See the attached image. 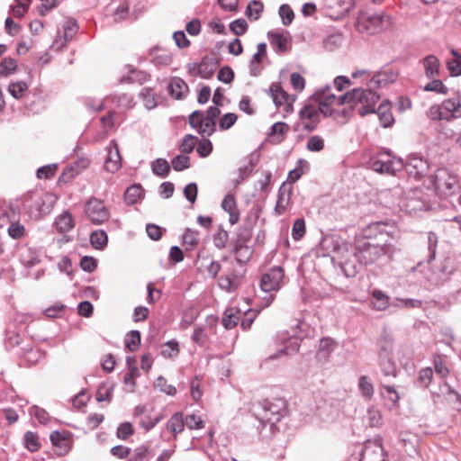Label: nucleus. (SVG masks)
I'll use <instances>...</instances> for the list:
<instances>
[{
	"label": "nucleus",
	"mask_w": 461,
	"mask_h": 461,
	"mask_svg": "<svg viewBox=\"0 0 461 461\" xmlns=\"http://www.w3.org/2000/svg\"><path fill=\"white\" fill-rule=\"evenodd\" d=\"M264 5L260 1L252 0L249 3L246 15L249 20L256 21L260 17Z\"/></svg>",
	"instance_id": "obj_44"
},
{
	"label": "nucleus",
	"mask_w": 461,
	"mask_h": 461,
	"mask_svg": "<svg viewBox=\"0 0 461 461\" xmlns=\"http://www.w3.org/2000/svg\"><path fill=\"white\" fill-rule=\"evenodd\" d=\"M378 358L391 357L393 352V339L386 333H384L376 343Z\"/></svg>",
	"instance_id": "obj_26"
},
{
	"label": "nucleus",
	"mask_w": 461,
	"mask_h": 461,
	"mask_svg": "<svg viewBox=\"0 0 461 461\" xmlns=\"http://www.w3.org/2000/svg\"><path fill=\"white\" fill-rule=\"evenodd\" d=\"M269 93L276 107H282L283 112L286 113L293 112V104L295 98L289 95L279 85L272 84Z\"/></svg>",
	"instance_id": "obj_10"
},
{
	"label": "nucleus",
	"mask_w": 461,
	"mask_h": 461,
	"mask_svg": "<svg viewBox=\"0 0 461 461\" xmlns=\"http://www.w3.org/2000/svg\"><path fill=\"white\" fill-rule=\"evenodd\" d=\"M152 172L160 176H167L170 171V164L165 158H157L151 163Z\"/></svg>",
	"instance_id": "obj_41"
},
{
	"label": "nucleus",
	"mask_w": 461,
	"mask_h": 461,
	"mask_svg": "<svg viewBox=\"0 0 461 461\" xmlns=\"http://www.w3.org/2000/svg\"><path fill=\"white\" fill-rule=\"evenodd\" d=\"M383 243H372L367 240H358L355 249L363 266L372 265L382 257L390 256L393 253V246L387 239H382Z\"/></svg>",
	"instance_id": "obj_4"
},
{
	"label": "nucleus",
	"mask_w": 461,
	"mask_h": 461,
	"mask_svg": "<svg viewBox=\"0 0 461 461\" xmlns=\"http://www.w3.org/2000/svg\"><path fill=\"white\" fill-rule=\"evenodd\" d=\"M338 347V342L330 337L321 338L319 341V348L316 358L319 361H327Z\"/></svg>",
	"instance_id": "obj_18"
},
{
	"label": "nucleus",
	"mask_w": 461,
	"mask_h": 461,
	"mask_svg": "<svg viewBox=\"0 0 461 461\" xmlns=\"http://www.w3.org/2000/svg\"><path fill=\"white\" fill-rule=\"evenodd\" d=\"M319 245L323 250V256H330L332 253L340 254L347 250V244L337 235L324 236Z\"/></svg>",
	"instance_id": "obj_12"
},
{
	"label": "nucleus",
	"mask_w": 461,
	"mask_h": 461,
	"mask_svg": "<svg viewBox=\"0 0 461 461\" xmlns=\"http://www.w3.org/2000/svg\"><path fill=\"white\" fill-rule=\"evenodd\" d=\"M278 14L282 19V23L284 25L287 26L292 23L294 18V14L292 8L288 5H282L279 7Z\"/></svg>",
	"instance_id": "obj_61"
},
{
	"label": "nucleus",
	"mask_w": 461,
	"mask_h": 461,
	"mask_svg": "<svg viewBox=\"0 0 461 461\" xmlns=\"http://www.w3.org/2000/svg\"><path fill=\"white\" fill-rule=\"evenodd\" d=\"M167 91L172 97L179 100L188 93V86L182 78L176 77L169 81Z\"/></svg>",
	"instance_id": "obj_21"
},
{
	"label": "nucleus",
	"mask_w": 461,
	"mask_h": 461,
	"mask_svg": "<svg viewBox=\"0 0 461 461\" xmlns=\"http://www.w3.org/2000/svg\"><path fill=\"white\" fill-rule=\"evenodd\" d=\"M374 298V307L379 311L385 310L389 305V296L381 290H374L372 293Z\"/></svg>",
	"instance_id": "obj_46"
},
{
	"label": "nucleus",
	"mask_w": 461,
	"mask_h": 461,
	"mask_svg": "<svg viewBox=\"0 0 461 461\" xmlns=\"http://www.w3.org/2000/svg\"><path fill=\"white\" fill-rule=\"evenodd\" d=\"M438 240V238L435 232L429 231L428 233V250H429V254L427 257L428 263H430L436 258Z\"/></svg>",
	"instance_id": "obj_52"
},
{
	"label": "nucleus",
	"mask_w": 461,
	"mask_h": 461,
	"mask_svg": "<svg viewBox=\"0 0 461 461\" xmlns=\"http://www.w3.org/2000/svg\"><path fill=\"white\" fill-rule=\"evenodd\" d=\"M357 387L361 396L366 400H371L374 396V385L367 375H361L358 378Z\"/></svg>",
	"instance_id": "obj_34"
},
{
	"label": "nucleus",
	"mask_w": 461,
	"mask_h": 461,
	"mask_svg": "<svg viewBox=\"0 0 461 461\" xmlns=\"http://www.w3.org/2000/svg\"><path fill=\"white\" fill-rule=\"evenodd\" d=\"M229 240V233L222 227H219V230L212 236V241L215 248L222 249L226 247Z\"/></svg>",
	"instance_id": "obj_50"
},
{
	"label": "nucleus",
	"mask_w": 461,
	"mask_h": 461,
	"mask_svg": "<svg viewBox=\"0 0 461 461\" xmlns=\"http://www.w3.org/2000/svg\"><path fill=\"white\" fill-rule=\"evenodd\" d=\"M145 191L140 184L130 185L124 192L125 202H138L143 200Z\"/></svg>",
	"instance_id": "obj_36"
},
{
	"label": "nucleus",
	"mask_w": 461,
	"mask_h": 461,
	"mask_svg": "<svg viewBox=\"0 0 461 461\" xmlns=\"http://www.w3.org/2000/svg\"><path fill=\"white\" fill-rule=\"evenodd\" d=\"M295 337V333L292 335V338L289 339L287 344L280 348L276 354L270 356L271 359L276 358L280 355H292L299 351L300 343L297 338Z\"/></svg>",
	"instance_id": "obj_39"
},
{
	"label": "nucleus",
	"mask_w": 461,
	"mask_h": 461,
	"mask_svg": "<svg viewBox=\"0 0 461 461\" xmlns=\"http://www.w3.org/2000/svg\"><path fill=\"white\" fill-rule=\"evenodd\" d=\"M19 260L26 268H31L41 262L37 251L32 248L22 249Z\"/></svg>",
	"instance_id": "obj_27"
},
{
	"label": "nucleus",
	"mask_w": 461,
	"mask_h": 461,
	"mask_svg": "<svg viewBox=\"0 0 461 461\" xmlns=\"http://www.w3.org/2000/svg\"><path fill=\"white\" fill-rule=\"evenodd\" d=\"M391 24V16L384 12H362L357 19L356 28L361 33L373 35L387 29Z\"/></svg>",
	"instance_id": "obj_5"
},
{
	"label": "nucleus",
	"mask_w": 461,
	"mask_h": 461,
	"mask_svg": "<svg viewBox=\"0 0 461 461\" xmlns=\"http://www.w3.org/2000/svg\"><path fill=\"white\" fill-rule=\"evenodd\" d=\"M258 162V155L251 154L246 158V163L239 168V176L235 179L236 184L240 183L248 177Z\"/></svg>",
	"instance_id": "obj_30"
},
{
	"label": "nucleus",
	"mask_w": 461,
	"mask_h": 461,
	"mask_svg": "<svg viewBox=\"0 0 461 461\" xmlns=\"http://www.w3.org/2000/svg\"><path fill=\"white\" fill-rule=\"evenodd\" d=\"M155 388L159 389L160 392L169 395L174 396L176 393V388L172 384H167V380L162 375H159L157 378V381L154 384Z\"/></svg>",
	"instance_id": "obj_54"
},
{
	"label": "nucleus",
	"mask_w": 461,
	"mask_h": 461,
	"mask_svg": "<svg viewBox=\"0 0 461 461\" xmlns=\"http://www.w3.org/2000/svg\"><path fill=\"white\" fill-rule=\"evenodd\" d=\"M433 80L429 82L424 87V91L435 92L438 94L447 95L448 88L443 84L440 79L432 78Z\"/></svg>",
	"instance_id": "obj_53"
},
{
	"label": "nucleus",
	"mask_w": 461,
	"mask_h": 461,
	"mask_svg": "<svg viewBox=\"0 0 461 461\" xmlns=\"http://www.w3.org/2000/svg\"><path fill=\"white\" fill-rule=\"evenodd\" d=\"M90 244L95 249H104L108 243V235L104 230H94L90 234Z\"/></svg>",
	"instance_id": "obj_35"
},
{
	"label": "nucleus",
	"mask_w": 461,
	"mask_h": 461,
	"mask_svg": "<svg viewBox=\"0 0 461 461\" xmlns=\"http://www.w3.org/2000/svg\"><path fill=\"white\" fill-rule=\"evenodd\" d=\"M240 318V311L236 308H228L221 318L222 325L226 330H230L238 324Z\"/></svg>",
	"instance_id": "obj_32"
},
{
	"label": "nucleus",
	"mask_w": 461,
	"mask_h": 461,
	"mask_svg": "<svg viewBox=\"0 0 461 461\" xmlns=\"http://www.w3.org/2000/svg\"><path fill=\"white\" fill-rule=\"evenodd\" d=\"M338 266L346 277H354L360 272L363 264L354 251L344 260L339 261Z\"/></svg>",
	"instance_id": "obj_14"
},
{
	"label": "nucleus",
	"mask_w": 461,
	"mask_h": 461,
	"mask_svg": "<svg viewBox=\"0 0 461 461\" xmlns=\"http://www.w3.org/2000/svg\"><path fill=\"white\" fill-rule=\"evenodd\" d=\"M140 97L142 99L144 105L147 109L150 110L157 106V101L153 90L149 87L143 88L140 93Z\"/></svg>",
	"instance_id": "obj_49"
},
{
	"label": "nucleus",
	"mask_w": 461,
	"mask_h": 461,
	"mask_svg": "<svg viewBox=\"0 0 461 461\" xmlns=\"http://www.w3.org/2000/svg\"><path fill=\"white\" fill-rule=\"evenodd\" d=\"M289 130L288 124L282 122L274 123L269 131V137L273 138V141L280 143L283 140L284 134Z\"/></svg>",
	"instance_id": "obj_40"
},
{
	"label": "nucleus",
	"mask_w": 461,
	"mask_h": 461,
	"mask_svg": "<svg viewBox=\"0 0 461 461\" xmlns=\"http://www.w3.org/2000/svg\"><path fill=\"white\" fill-rule=\"evenodd\" d=\"M27 90H28V85L23 81H17L14 83H11L8 86V92L15 99L22 98Z\"/></svg>",
	"instance_id": "obj_48"
},
{
	"label": "nucleus",
	"mask_w": 461,
	"mask_h": 461,
	"mask_svg": "<svg viewBox=\"0 0 461 461\" xmlns=\"http://www.w3.org/2000/svg\"><path fill=\"white\" fill-rule=\"evenodd\" d=\"M306 148L309 151L319 152L324 148V140L319 135L311 136L307 140Z\"/></svg>",
	"instance_id": "obj_60"
},
{
	"label": "nucleus",
	"mask_w": 461,
	"mask_h": 461,
	"mask_svg": "<svg viewBox=\"0 0 461 461\" xmlns=\"http://www.w3.org/2000/svg\"><path fill=\"white\" fill-rule=\"evenodd\" d=\"M113 103L116 104L119 107H123L126 109L131 108L134 104L133 97L128 94H122L119 95H114L112 97Z\"/></svg>",
	"instance_id": "obj_64"
},
{
	"label": "nucleus",
	"mask_w": 461,
	"mask_h": 461,
	"mask_svg": "<svg viewBox=\"0 0 461 461\" xmlns=\"http://www.w3.org/2000/svg\"><path fill=\"white\" fill-rule=\"evenodd\" d=\"M403 167L407 174L415 179H420L429 171L428 162L417 156H411L406 163L403 162Z\"/></svg>",
	"instance_id": "obj_11"
},
{
	"label": "nucleus",
	"mask_w": 461,
	"mask_h": 461,
	"mask_svg": "<svg viewBox=\"0 0 461 461\" xmlns=\"http://www.w3.org/2000/svg\"><path fill=\"white\" fill-rule=\"evenodd\" d=\"M272 48L277 53L286 52L291 47V36L288 32H268L267 33Z\"/></svg>",
	"instance_id": "obj_15"
},
{
	"label": "nucleus",
	"mask_w": 461,
	"mask_h": 461,
	"mask_svg": "<svg viewBox=\"0 0 461 461\" xmlns=\"http://www.w3.org/2000/svg\"><path fill=\"white\" fill-rule=\"evenodd\" d=\"M54 225L58 232L64 234L70 231L75 227V221L71 213L65 211L56 218Z\"/></svg>",
	"instance_id": "obj_25"
},
{
	"label": "nucleus",
	"mask_w": 461,
	"mask_h": 461,
	"mask_svg": "<svg viewBox=\"0 0 461 461\" xmlns=\"http://www.w3.org/2000/svg\"><path fill=\"white\" fill-rule=\"evenodd\" d=\"M85 212L88 219L96 225L102 224L109 219L108 209L104 203H86Z\"/></svg>",
	"instance_id": "obj_13"
},
{
	"label": "nucleus",
	"mask_w": 461,
	"mask_h": 461,
	"mask_svg": "<svg viewBox=\"0 0 461 461\" xmlns=\"http://www.w3.org/2000/svg\"><path fill=\"white\" fill-rule=\"evenodd\" d=\"M206 327L203 325H196L191 336L192 341L199 347H204L207 340V334L205 332Z\"/></svg>",
	"instance_id": "obj_47"
},
{
	"label": "nucleus",
	"mask_w": 461,
	"mask_h": 461,
	"mask_svg": "<svg viewBox=\"0 0 461 461\" xmlns=\"http://www.w3.org/2000/svg\"><path fill=\"white\" fill-rule=\"evenodd\" d=\"M113 386L106 387L104 384H100L97 388L95 400L98 402H111L113 395Z\"/></svg>",
	"instance_id": "obj_56"
},
{
	"label": "nucleus",
	"mask_w": 461,
	"mask_h": 461,
	"mask_svg": "<svg viewBox=\"0 0 461 461\" xmlns=\"http://www.w3.org/2000/svg\"><path fill=\"white\" fill-rule=\"evenodd\" d=\"M198 312H195L193 309H187L183 312L182 320L180 322V328L182 330L187 329L191 326L197 319Z\"/></svg>",
	"instance_id": "obj_57"
},
{
	"label": "nucleus",
	"mask_w": 461,
	"mask_h": 461,
	"mask_svg": "<svg viewBox=\"0 0 461 461\" xmlns=\"http://www.w3.org/2000/svg\"><path fill=\"white\" fill-rule=\"evenodd\" d=\"M121 165L119 147L114 140H112L108 147V156L104 161V168L108 172L114 173L121 167Z\"/></svg>",
	"instance_id": "obj_16"
},
{
	"label": "nucleus",
	"mask_w": 461,
	"mask_h": 461,
	"mask_svg": "<svg viewBox=\"0 0 461 461\" xmlns=\"http://www.w3.org/2000/svg\"><path fill=\"white\" fill-rule=\"evenodd\" d=\"M252 238V229L249 226H243L238 230L236 239L231 245H249Z\"/></svg>",
	"instance_id": "obj_42"
},
{
	"label": "nucleus",
	"mask_w": 461,
	"mask_h": 461,
	"mask_svg": "<svg viewBox=\"0 0 461 461\" xmlns=\"http://www.w3.org/2000/svg\"><path fill=\"white\" fill-rule=\"evenodd\" d=\"M395 230V222L393 221H379L370 222L363 229L362 234L364 240L376 239L378 236H385L388 240L392 237Z\"/></svg>",
	"instance_id": "obj_8"
},
{
	"label": "nucleus",
	"mask_w": 461,
	"mask_h": 461,
	"mask_svg": "<svg viewBox=\"0 0 461 461\" xmlns=\"http://www.w3.org/2000/svg\"><path fill=\"white\" fill-rule=\"evenodd\" d=\"M185 426L186 425L181 411L174 413L167 422V429L173 433L174 438L184 430Z\"/></svg>",
	"instance_id": "obj_29"
},
{
	"label": "nucleus",
	"mask_w": 461,
	"mask_h": 461,
	"mask_svg": "<svg viewBox=\"0 0 461 461\" xmlns=\"http://www.w3.org/2000/svg\"><path fill=\"white\" fill-rule=\"evenodd\" d=\"M24 447L32 453L36 452L41 447L39 437L32 431H27L23 435Z\"/></svg>",
	"instance_id": "obj_45"
},
{
	"label": "nucleus",
	"mask_w": 461,
	"mask_h": 461,
	"mask_svg": "<svg viewBox=\"0 0 461 461\" xmlns=\"http://www.w3.org/2000/svg\"><path fill=\"white\" fill-rule=\"evenodd\" d=\"M134 433V429L132 427V424L128 421L122 422L116 431V436L118 438L125 440L130 436H131Z\"/></svg>",
	"instance_id": "obj_62"
},
{
	"label": "nucleus",
	"mask_w": 461,
	"mask_h": 461,
	"mask_svg": "<svg viewBox=\"0 0 461 461\" xmlns=\"http://www.w3.org/2000/svg\"><path fill=\"white\" fill-rule=\"evenodd\" d=\"M402 168L403 160L393 158L390 153H379L378 158L372 163V169L381 174L395 175Z\"/></svg>",
	"instance_id": "obj_7"
},
{
	"label": "nucleus",
	"mask_w": 461,
	"mask_h": 461,
	"mask_svg": "<svg viewBox=\"0 0 461 461\" xmlns=\"http://www.w3.org/2000/svg\"><path fill=\"white\" fill-rule=\"evenodd\" d=\"M428 117L430 120L434 121H441L445 120L447 121V117L444 112V108L442 104H434L432 105L427 113Z\"/></svg>",
	"instance_id": "obj_59"
},
{
	"label": "nucleus",
	"mask_w": 461,
	"mask_h": 461,
	"mask_svg": "<svg viewBox=\"0 0 461 461\" xmlns=\"http://www.w3.org/2000/svg\"><path fill=\"white\" fill-rule=\"evenodd\" d=\"M253 411L263 426H274L287 414V404L282 398L264 399L254 405Z\"/></svg>",
	"instance_id": "obj_3"
},
{
	"label": "nucleus",
	"mask_w": 461,
	"mask_h": 461,
	"mask_svg": "<svg viewBox=\"0 0 461 461\" xmlns=\"http://www.w3.org/2000/svg\"><path fill=\"white\" fill-rule=\"evenodd\" d=\"M267 56V44L265 42L258 43L257 46V52L253 55L249 62V72L253 77L260 74L261 68L258 65L261 63L263 59Z\"/></svg>",
	"instance_id": "obj_24"
},
{
	"label": "nucleus",
	"mask_w": 461,
	"mask_h": 461,
	"mask_svg": "<svg viewBox=\"0 0 461 461\" xmlns=\"http://www.w3.org/2000/svg\"><path fill=\"white\" fill-rule=\"evenodd\" d=\"M89 166V160L86 158H78L74 164L68 167L59 177L60 181L68 182L75 176L78 175L82 170Z\"/></svg>",
	"instance_id": "obj_20"
},
{
	"label": "nucleus",
	"mask_w": 461,
	"mask_h": 461,
	"mask_svg": "<svg viewBox=\"0 0 461 461\" xmlns=\"http://www.w3.org/2000/svg\"><path fill=\"white\" fill-rule=\"evenodd\" d=\"M397 78V73H395L393 69L388 68L384 69L377 74H375L370 80L369 86L370 87H382L389 83L395 81Z\"/></svg>",
	"instance_id": "obj_22"
},
{
	"label": "nucleus",
	"mask_w": 461,
	"mask_h": 461,
	"mask_svg": "<svg viewBox=\"0 0 461 461\" xmlns=\"http://www.w3.org/2000/svg\"><path fill=\"white\" fill-rule=\"evenodd\" d=\"M171 166L176 171H182L190 167V158L185 154H179L176 156L172 161Z\"/></svg>",
	"instance_id": "obj_51"
},
{
	"label": "nucleus",
	"mask_w": 461,
	"mask_h": 461,
	"mask_svg": "<svg viewBox=\"0 0 461 461\" xmlns=\"http://www.w3.org/2000/svg\"><path fill=\"white\" fill-rule=\"evenodd\" d=\"M141 335L137 330L129 331L124 339V346L128 351L135 352L140 346Z\"/></svg>",
	"instance_id": "obj_37"
},
{
	"label": "nucleus",
	"mask_w": 461,
	"mask_h": 461,
	"mask_svg": "<svg viewBox=\"0 0 461 461\" xmlns=\"http://www.w3.org/2000/svg\"><path fill=\"white\" fill-rule=\"evenodd\" d=\"M447 122L461 117V95L442 102Z\"/></svg>",
	"instance_id": "obj_19"
},
{
	"label": "nucleus",
	"mask_w": 461,
	"mask_h": 461,
	"mask_svg": "<svg viewBox=\"0 0 461 461\" xmlns=\"http://www.w3.org/2000/svg\"><path fill=\"white\" fill-rule=\"evenodd\" d=\"M425 75L428 78H435L439 76V59L434 55H429L422 59Z\"/></svg>",
	"instance_id": "obj_28"
},
{
	"label": "nucleus",
	"mask_w": 461,
	"mask_h": 461,
	"mask_svg": "<svg viewBox=\"0 0 461 461\" xmlns=\"http://www.w3.org/2000/svg\"><path fill=\"white\" fill-rule=\"evenodd\" d=\"M331 8L337 11L339 16H344L353 8L354 0H328Z\"/></svg>",
	"instance_id": "obj_38"
},
{
	"label": "nucleus",
	"mask_w": 461,
	"mask_h": 461,
	"mask_svg": "<svg viewBox=\"0 0 461 461\" xmlns=\"http://www.w3.org/2000/svg\"><path fill=\"white\" fill-rule=\"evenodd\" d=\"M285 276V271L282 267H274L262 275L260 279V288L265 293L278 291L281 288V283Z\"/></svg>",
	"instance_id": "obj_9"
},
{
	"label": "nucleus",
	"mask_w": 461,
	"mask_h": 461,
	"mask_svg": "<svg viewBox=\"0 0 461 461\" xmlns=\"http://www.w3.org/2000/svg\"><path fill=\"white\" fill-rule=\"evenodd\" d=\"M17 67L16 60L12 58H5L0 63V76H8Z\"/></svg>",
	"instance_id": "obj_63"
},
{
	"label": "nucleus",
	"mask_w": 461,
	"mask_h": 461,
	"mask_svg": "<svg viewBox=\"0 0 461 461\" xmlns=\"http://www.w3.org/2000/svg\"><path fill=\"white\" fill-rule=\"evenodd\" d=\"M305 234V221L303 218L296 219L292 227V237L294 240H300Z\"/></svg>",
	"instance_id": "obj_58"
},
{
	"label": "nucleus",
	"mask_w": 461,
	"mask_h": 461,
	"mask_svg": "<svg viewBox=\"0 0 461 461\" xmlns=\"http://www.w3.org/2000/svg\"><path fill=\"white\" fill-rule=\"evenodd\" d=\"M215 69H216V63L212 59H209V60L203 59L198 65V74L201 77H203L204 79H209L210 77H212Z\"/></svg>",
	"instance_id": "obj_43"
},
{
	"label": "nucleus",
	"mask_w": 461,
	"mask_h": 461,
	"mask_svg": "<svg viewBox=\"0 0 461 461\" xmlns=\"http://www.w3.org/2000/svg\"><path fill=\"white\" fill-rule=\"evenodd\" d=\"M230 252L235 255L236 260L240 264H246L253 256L254 249L249 245H231Z\"/></svg>",
	"instance_id": "obj_31"
},
{
	"label": "nucleus",
	"mask_w": 461,
	"mask_h": 461,
	"mask_svg": "<svg viewBox=\"0 0 461 461\" xmlns=\"http://www.w3.org/2000/svg\"><path fill=\"white\" fill-rule=\"evenodd\" d=\"M450 53L452 54L453 59L447 61V68L449 71L450 76L459 77L461 76V53L453 48L450 50Z\"/></svg>",
	"instance_id": "obj_33"
},
{
	"label": "nucleus",
	"mask_w": 461,
	"mask_h": 461,
	"mask_svg": "<svg viewBox=\"0 0 461 461\" xmlns=\"http://www.w3.org/2000/svg\"><path fill=\"white\" fill-rule=\"evenodd\" d=\"M379 99L380 95L371 89L354 88L342 95L339 104L345 103L346 100L348 103L359 102L361 106L358 108V113L361 116H366L368 113H376L382 127H391L394 122V118L389 105L384 102L375 109V104Z\"/></svg>",
	"instance_id": "obj_1"
},
{
	"label": "nucleus",
	"mask_w": 461,
	"mask_h": 461,
	"mask_svg": "<svg viewBox=\"0 0 461 461\" xmlns=\"http://www.w3.org/2000/svg\"><path fill=\"white\" fill-rule=\"evenodd\" d=\"M429 178L435 188L446 195L454 194L458 189L456 176L447 168H438Z\"/></svg>",
	"instance_id": "obj_6"
},
{
	"label": "nucleus",
	"mask_w": 461,
	"mask_h": 461,
	"mask_svg": "<svg viewBox=\"0 0 461 461\" xmlns=\"http://www.w3.org/2000/svg\"><path fill=\"white\" fill-rule=\"evenodd\" d=\"M69 432L66 431L64 433L60 432L59 430H54L50 435V439L51 441V444L59 448V452L57 455L59 456H65L68 454L70 450V446L68 443V436Z\"/></svg>",
	"instance_id": "obj_17"
},
{
	"label": "nucleus",
	"mask_w": 461,
	"mask_h": 461,
	"mask_svg": "<svg viewBox=\"0 0 461 461\" xmlns=\"http://www.w3.org/2000/svg\"><path fill=\"white\" fill-rule=\"evenodd\" d=\"M336 95L331 87L326 86L319 88L308 100V104L300 111L302 120H310L312 125L306 124L304 129L313 131L320 122V115L330 117L333 113L332 105L335 104Z\"/></svg>",
	"instance_id": "obj_2"
},
{
	"label": "nucleus",
	"mask_w": 461,
	"mask_h": 461,
	"mask_svg": "<svg viewBox=\"0 0 461 461\" xmlns=\"http://www.w3.org/2000/svg\"><path fill=\"white\" fill-rule=\"evenodd\" d=\"M378 366L384 380L395 378L398 375V369L393 357L378 358Z\"/></svg>",
	"instance_id": "obj_23"
},
{
	"label": "nucleus",
	"mask_w": 461,
	"mask_h": 461,
	"mask_svg": "<svg viewBox=\"0 0 461 461\" xmlns=\"http://www.w3.org/2000/svg\"><path fill=\"white\" fill-rule=\"evenodd\" d=\"M196 142H197L196 137H194V135H191V134H187L184 137V139L181 142V145L179 147V149L183 154L188 155L189 153H191L194 150V149L196 145Z\"/></svg>",
	"instance_id": "obj_55"
}]
</instances>
